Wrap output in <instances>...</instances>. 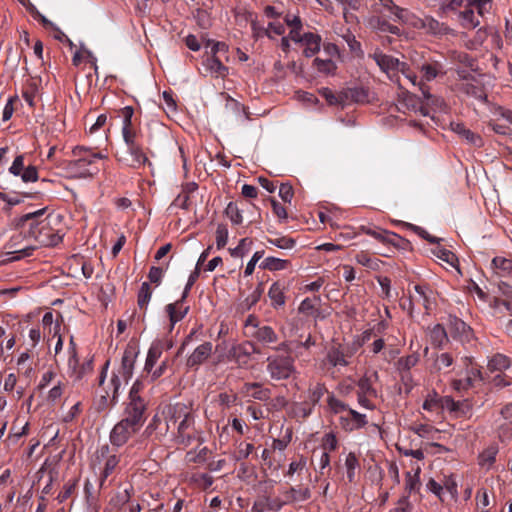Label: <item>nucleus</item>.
Returning <instances> with one entry per match:
<instances>
[{
    "label": "nucleus",
    "mask_w": 512,
    "mask_h": 512,
    "mask_svg": "<svg viewBox=\"0 0 512 512\" xmlns=\"http://www.w3.org/2000/svg\"><path fill=\"white\" fill-rule=\"evenodd\" d=\"M118 117L122 119L121 135L126 152L131 157L128 165L134 169H139L145 165L151 166L148 158L150 150L143 142L144 135L140 116L135 114L132 106H125L118 110Z\"/></svg>",
    "instance_id": "nucleus-1"
},
{
    "label": "nucleus",
    "mask_w": 512,
    "mask_h": 512,
    "mask_svg": "<svg viewBox=\"0 0 512 512\" xmlns=\"http://www.w3.org/2000/svg\"><path fill=\"white\" fill-rule=\"evenodd\" d=\"M46 208L27 213L19 218L17 227L24 238L33 240L40 246H56L61 236L51 227L50 221L44 217Z\"/></svg>",
    "instance_id": "nucleus-2"
},
{
    "label": "nucleus",
    "mask_w": 512,
    "mask_h": 512,
    "mask_svg": "<svg viewBox=\"0 0 512 512\" xmlns=\"http://www.w3.org/2000/svg\"><path fill=\"white\" fill-rule=\"evenodd\" d=\"M374 11L380 14L388 12V15L392 17L394 21L425 29L427 33L432 35H445L449 30L444 23H440L432 17H425L424 19L416 18L407 9L396 5L393 0H378V2L374 4Z\"/></svg>",
    "instance_id": "nucleus-3"
},
{
    "label": "nucleus",
    "mask_w": 512,
    "mask_h": 512,
    "mask_svg": "<svg viewBox=\"0 0 512 512\" xmlns=\"http://www.w3.org/2000/svg\"><path fill=\"white\" fill-rule=\"evenodd\" d=\"M75 157L67 163V170L75 177L86 178L91 177L99 172L97 161L104 159L106 156L101 152H96L92 148L85 146H76L72 150Z\"/></svg>",
    "instance_id": "nucleus-4"
},
{
    "label": "nucleus",
    "mask_w": 512,
    "mask_h": 512,
    "mask_svg": "<svg viewBox=\"0 0 512 512\" xmlns=\"http://www.w3.org/2000/svg\"><path fill=\"white\" fill-rule=\"evenodd\" d=\"M245 335L263 346L270 347L278 342L279 337L275 330L264 323L255 315H249L244 323Z\"/></svg>",
    "instance_id": "nucleus-5"
},
{
    "label": "nucleus",
    "mask_w": 512,
    "mask_h": 512,
    "mask_svg": "<svg viewBox=\"0 0 512 512\" xmlns=\"http://www.w3.org/2000/svg\"><path fill=\"white\" fill-rule=\"evenodd\" d=\"M294 362L289 355H272L267 358L266 370L272 380H287L296 372Z\"/></svg>",
    "instance_id": "nucleus-6"
},
{
    "label": "nucleus",
    "mask_w": 512,
    "mask_h": 512,
    "mask_svg": "<svg viewBox=\"0 0 512 512\" xmlns=\"http://www.w3.org/2000/svg\"><path fill=\"white\" fill-rule=\"evenodd\" d=\"M148 400L145 397L127 398L123 418L142 428L148 418Z\"/></svg>",
    "instance_id": "nucleus-7"
},
{
    "label": "nucleus",
    "mask_w": 512,
    "mask_h": 512,
    "mask_svg": "<svg viewBox=\"0 0 512 512\" xmlns=\"http://www.w3.org/2000/svg\"><path fill=\"white\" fill-rule=\"evenodd\" d=\"M192 411V408L188 405L177 402L175 404L167 405L162 410V417L165 421L164 429L160 430L159 435H156V438L161 441V439L166 436V434L171 430V426H175L179 424L181 420L187 417L189 413Z\"/></svg>",
    "instance_id": "nucleus-8"
},
{
    "label": "nucleus",
    "mask_w": 512,
    "mask_h": 512,
    "mask_svg": "<svg viewBox=\"0 0 512 512\" xmlns=\"http://www.w3.org/2000/svg\"><path fill=\"white\" fill-rule=\"evenodd\" d=\"M352 357L353 352L349 347L341 344H334L328 349L323 360V364L328 366V371L333 369V374L335 371L340 372L341 368L350 365Z\"/></svg>",
    "instance_id": "nucleus-9"
},
{
    "label": "nucleus",
    "mask_w": 512,
    "mask_h": 512,
    "mask_svg": "<svg viewBox=\"0 0 512 512\" xmlns=\"http://www.w3.org/2000/svg\"><path fill=\"white\" fill-rule=\"evenodd\" d=\"M28 155L26 153L18 154L8 171L16 177H20L24 183H33L39 179L37 166L27 161Z\"/></svg>",
    "instance_id": "nucleus-10"
},
{
    "label": "nucleus",
    "mask_w": 512,
    "mask_h": 512,
    "mask_svg": "<svg viewBox=\"0 0 512 512\" xmlns=\"http://www.w3.org/2000/svg\"><path fill=\"white\" fill-rule=\"evenodd\" d=\"M199 436L200 433L195 428V416L193 411H191L189 415L177 425L175 438L178 444L189 446L196 441Z\"/></svg>",
    "instance_id": "nucleus-11"
},
{
    "label": "nucleus",
    "mask_w": 512,
    "mask_h": 512,
    "mask_svg": "<svg viewBox=\"0 0 512 512\" xmlns=\"http://www.w3.org/2000/svg\"><path fill=\"white\" fill-rule=\"evenodd\" d=\"M141 428L132 424L127 419L122 418L114 425L110 432V443L112 446L121 447L125 445L132 435L137 433Z\"/></svg>",
    "instance_id": "nucleus-12"
},
{
    "label": "nucleus",
    "mask_w": 512,
    "mask_h": 512,
    "mask_svg": "<svg viewBox=\"0 0 512 512\" xmlns=\"http://www.w3.org/2000/svg\"><path fill=\"white\" fill-rule=\"evenodd\" d=\"M360 230L362 233L373 237L375 240L387 246L388 248L390 246L399 248L401 243L404 242V239L398 234L377 226L371 227L362 225Z\"/></svg>",
    "instance_id": "nucleus-13"
},
{
    "label": "nucleus",
    "mask_w": 512,
    "mask_h": 512,
    "mask_svg": "<svg viewBox=\"0 0 512 512\" xmlns=\"http://www.w3.org/2000/svg\"><path fill=\"white\" fill-rule=\"evenodd\" d=\"M417 295H410L409 297V311L411 312L416 303L422 304L426 312L432 309V303L435 301V293L433 289L427 284H417L414 286Z\"/></svg>",
    "instance_id": "nucleus-14"
},
{
    "label": "nucleus",
    "mask_w": 512,
    "mask_h": 512,
    "mask_svg": "<svg viewBox=\"0 0 512 512\" xmlns=\"http://www.w3.org/2000/svg\"><path fill=\"white\" fill-rule=\"evenodd\" d=\"M260 352V347L253 341H245L232 346L229 356L240 366H244L248 364L252 354H259Z\"/></svg>",
    "instance_id": "nucleus-15"
},
{
    "label": "nucleus",
    "mask_w": 512,
    "mask_h": 512,
    "mask_svg": "<svg viewBox=\"0 0 512 512\" xmlns=\"http://www.w3.org/2000/svg\"><path fill=\"white\" fill-rule=\"evenodd\" d=\"M99 457L104 460V467L100 475V486L103 487L105 480L112 475L120 462V455L117 453H110V447L103 445L99 450Z\"/></svg>",
    "instance_id": "nucleus-16"
},
{
    "label": "nucleus",
    "mask_w": 512,
    "mask_h": 512,
    "mask_svg": "<svg viewBox=\"0 0 512 512\" xmlns=\"http://www.w3.org/2000/svg\"><path fill=\"white\" fill-rule=\"evenodd\" d=\"M213 344L204 342L198 345L186 360V366L189 369L197 370L212 355Z\"/></svg>",
    "instance_id": "nucleus-17"
},
{
    "label": "nucleus",
    "mask_w": 512,
    "mask_h": 512,
    "mask_svg": "<svg viewBox=\"0 0 512 512\" xmlns=\"http://www.w3.org/2000/svg\"><path fill=\"white\" fill-rule=\"evenodd\" d=\"M138 355V351L133 346H128L122 356L121 365L117 370V373L121 375L123 381H128L133 376L134 364Z\"/></svg>",
    "instance_id": "nucleus-18"
},
{
    "label": "nucleus",
    "mask_w": 512,
    "mask_h": 512,
    "mask_svg": "<svg viewBox=\"0 0 512 512\" xmlns=\"http://www.w3.org/2000/svg\"><path fill=\"white\" fill-rule=\"evenodd\" d=\"M345 106L350 103L365 104L370 102V91L364 86L347 87L342 90Z\"/></svg>",
    "instance_id": "nucleus-19"
},
{
    "label": "nucleus",
    "mask_w": 512,
    "mask_h": 512,
    "mask_svg": "<svg viewBox=\"0 0 512 512\" xmlns=\"http://www.w3.org/2000/svg\"><path fill=\"white\" fill-rule=\"evenodd\" d=\"M284 505L285 502H282L278 497L272 498L268 495H261L254 501L251 512H278Z\"/></svg>",
    "instance_id": "nucleus-20"
},
{
    "label": "nucleus",
    "mask_w": 512,
    "mask_h": 512,
    "mask_svg": "<svg viewBox=\"0 0 512 512\" xmlns=\"http://www.w3.org/2000/svg\"><path fill=\"white\" fill-rule=\"evenodd\" d=\"M340 424L345 431L360 429L367 424L366 415L354 409H348L346 416H340Z\"/></svg>",
    "instance_id": "nucleus-21"
},
{
    "label": "nucleus",
    "mask_w": 512,
    "mask_h": 512,
    "mask_svg": "<svg viewBox=\"0 0 512 512\" xmlns=\"http://www.w3.org/2000/svg\"><path fill=\"white\" fill-rule=\"evenodd\" d=\"M186 299L183 296L174 303L166 305L165 310L170 320V331L174 328V325L181 321L189 312V306H184Z\"/></svg>",
    "instance_id": "nucleus-22"
},
{
    "label": "nucleus",
    "mask_w": 512,
    "mask_h": 512,
    "mask_svg": "<svg viewBox=\"0 0 512 512\" xmlns=\"http://www.w3.org/2000/svg\"><path fill=\"white\" fill-rule=\"evenodd\" d=\"M202 64L214 77L225 78L228 75V67L217 56L210 55L208 52L203 56Z\"/></svg>",
    "instance_id": "nucleus-23"
},
{
    "label": "nucleus",
    "mask_w": 512,
    "mask_h": 512,
    "mask_svg": "<svg viewBox=\"0 0 512 512\" xmlns=\"http://www.w3.org/2000/svg\"><path fill=\"white\" fill-rule=\"evenodd\" d=\"M372 58L375 60V62L381 68V70L385 72L405 68V62H401L399 59L390 55H386L382 52H375L372 55Z\"/></svg>",
    "instance_id": "nucleus-24"
},
{
    "label": "nucleus",
    "mask_w": 512,
    "mask_h": 512,
    "mask_svg": "<svg viewBox=\"0 0 512 512\" xmlns=\"http://www.w3.org/2000/svg\"><path fill=\"white\" fill-rule=\"evenodd\" d=\"M420 73L422 82L424 81H432L435 78H437L439 75H443L444 72V65L437 60H429L422 63L420 66Z\"/></svg>",
    "instance_id": "nucleus-25"
},
{
    "label": "nucleus",
    "mask_w": 512,
    "mask_h": 512,
    "mask_svg": "<svg viewBox=\"0 0 512 512\" xmlns=\"http://www.w3.org/2000/svg\"><path fill=\"white\" fill-rule=\"evenodd\" d=\"M377 379L378 373L376 371L371 374H364L357 382V393L377 397L378 392L374 388V382L377 381Z\"/></svg>",
    "instance_id": "nucleus-26"
},
{
    "label": "nucleus",
    "mask_w": 512,
    "mask_h": 512,
    "mask_svg": "<svg viewBox=\"0 0 512 512\" xmlns=\"http://www.w3.org/2000/svg\"><path fill=\"white\" fill-rule=\"evenodd\" d=\"M450 126L453 132L463 137L468 143L476 147L482 146V138L478 134L467 129L463 123L452 122Z\"/></svg>",
    "instance_id": "nucleus-27"
},
{
    "label": "nucleus",
    "mask_w": 512,
    "mask_h": 512,
    "mask_svg": "<svg viewBox=\"0 0 512 512\" xmlns=\"http://www.w3.org/2000/svg\"><path fill=\"white\" fill-rule=\"evenodd\" d=\"M122 380L121 375L113 373L110 380L111 392L106 391V394L101 396V402L103 405H107L108 399L110 400L111 405H115L118 402L119 389L122 385Z\"/></svg>",
    "instance_id": "nucleus-28"
},
{
    "label": "nucleus",
    "mask_w": 512,
    "mask_h": 512,
    "mask_svg": "<svg viewBox=\"0 0 512 512\" xmlns=\"http://www.w3.org/2000/svg\"><path fill=\"white\" fill-rule=\"evenodd\" d=\"M454 363V357L449 352L436 353L431 366L432 373H446V369L450 368Z\"/></svg>",
    "instance_id": "nucleus-29"
},
{
    "label": "nucleus",
    "mask_w": 512,
    "mask_h": 512,
    "mask_svg": "<svg viewBox=\"0 0 512 512\" xmlns=\"http://www.w3.org/2000/svg\"><path fill=\"white\" fill-rule=\"evenodd\" d=\"M243 391L250 397L260 400L267 401L270 399L271 390L269 388H263L260 383H245Z\"/></svg>",
    "instance_id": "nucleus-30"
},
{
    "label": "nucleus",
    "mask_w": 512,
    "mask_h": 512,
    "mask_svg": "<svg viewBox=\"0 0 512 512\" xmlns=\"http://www.w3.org/2000/svg\"><path fill=\"white\" fill-rule=\"evenodd\" d=\"M321 37L318 34L308 32L304 33L302 44L305 46L304 55L306 57H312L320 51Z\"/></svg>",
    "instance_id": "nucleus-31"
},
{
    "label": "nucleus",
    "mask_w": 512,
    "mask_h": 512,
    "mask_svg": "<svg viewBox=\"0 0 512 512\" xmlns=\"http://www.w3.org/2000/svg\"><path fill=\"white\" fill-rule=\"evenodd\" d=\"M369 26L377 32L391 33L393 35H400L401 30L399 27L390 24L388 21L382 19L380 16H373L369 19Z\"/></svg>",
    "instance_id": "nucleus-32"
},
{
    "label": "nucleus",
    "mask_w": 512,
    "mask_h": 512,
    "mask_svg": "<svg viewBox=\"0 0 512 512\" xmlns=\"http://www.w3.org/2000/svg\"><path fill=\"white\" fill-rule=\"evenodd\" d=\"M499 452V447L496 443L490 444L478 456V463L487 469L491 468L496 461V456Z\"/></svg>",
    "instance_id": "nucleus-33"
},
{
    "label": "nucleus",
    "mask_w": 512,
    "mask_h": 512,
    "mask_svg": "<svg viewBox=\"0 0 512 512\" xmlns=\"http://www.w3.org/2000/svg\"><path fill=\"white\" fill-rule=\"evenodd\" d=\"M313 409L314 407L307 400L302 402H295L291 406V415L297 420H304L312 414Z\"/></svg>",
    "instance_id": "nucleus-34"
},
{
    "label": "nucleus",
    "mask_w": 512,
    "mask_h": 512,
    "mask_svg": "<svg viewBox=\"0 0 512 512\" xmlns=\"http://www.w3.org/2000/svg\"><path fill=\"white\" fill-rule=\"evenodd\" d=\"M290 261L286 259H280L277 257H266L260 264L261 269L269 271L285 270L290 267Z\"/></svg>",
    "instance_id": "nucleus-35"
},
{
    "label": "nucleus",
    "mask_w": 512,
    "mask_h": 512,
    "mask_svg": "<svg viewBox=\"0 0 512 512\" xmlns=\"http://www.w3.org/2000/svg\"><path fill=\"white\" fill-rule=\"evenodd\" d=\"M431 344L436 348H442L448 343V336L445 328L441 324H436L430 330Z\"/></svg>",
    "instance_id": "nucleus-36"
},
{
    "label": "nucleus",
    "mask_w": 512,
    "mask_h": 512,
    "mask_svg": "<svg viewBox=\"0 0 512 512\" xmlns=\"http://www.w3.org/2000/svg\"><path fill=\"white\" fill-rule=\"evenodd\" d=\"M419 90L421 91L425 105L433 109H441L443 107L444 100L441 97L432 95L425 83L419 84Z\"/></svg>",
    "instance_id": "nucleus-37"
},
{
    "label": "nucleus",
    "mask_w": 512,
    "mask_h": 512,
    "mask_svg": "<svg viewBox=\"0 0 512 512\" xmlns=\"http://www.w3.org/2000/svg\"><path fill=\"white\" fill-rule=\"evenodd\" d=\"M162 353L163 352L161 351V346H159V344L152 343L147 353L143 373H151L152 369L154 368L158 359L161 357Z\"/></svg>",
    "instance_id": "nucleus-38"
},
{
    "label": "nucleus",
    "mask_w": 512,
    "mask_h": 512,
    "mask_svg": "<svg viewBox=\"0 0 512 512\" xmlns=\"http://www.w3.org/2000/svg\"><path fill=\"white\" fill-rule=\"evenodd\" d=\"M283 289V286L279 282H274L269 288L268 296L274 308L281 307L285 304Z\"/></svg>",
    "instance_id": "nucleus-39"
},
{
    "label": "nucleus",
    "mask_w": 512,
    "mask_h": 512,
    "mask_svg": "<svg viewBox=\"0 0 512 512\" xmlns=\"http://www.w3.org/2000/svg\"><path fill=\"white\" fill-rule=\"evenodd\" d=\"M67 387V380L64 376H59V378L56 380L55 384H53V387L48 391L47 394V401L55 403L58 401L62 395L64 394V391Z\"/></svg>",
    "instance_id": "nucleus-40"
},
{
    "label": "nucleus",
    "mask_w": 512,
    "mask_h": 512,
    "mask_svg": "<svg viewBox=\"0 0 512 512\" xmlns=\"http://www.w3.org/2000/svg\"><path fill=\"white\" fill-rule=\"evenodd\" d=\"M460 90L466 95L471 96L475 99L484 101L486 100V94L483 87L478 83L466 82L460 87Z\"/></svg>",
    "instance_id": "nucleus-41"
},
{
    "label": "nucleus",
    "mask_w": 512,
    "mask_h": 512,
    "mask_svg": "<svg viewBox=\"0 0 512 512\" xmlns=\"http://www.w3.org/2000/svg\"><path fill=\"white\" fill-rule=\"evenodd\" d=\"M152 297V289L149 285V283L144 282L142 283L140 290L138 292L137 297V304L140 310H142L144 313L147 310L148 304Z\"/></svg>",
    "instance_id": "nucleus-42"
},
{
    "label": "nucleus",
    "mask_w": 512,
    "mask_h": 512,
    "mask_svg": "<svg viewBox=\"0 0 512 512\" xmlns=\"http://www.w3.org/2000/svg\"><path fill=\"white\" fill-rule=\"evenodd\" d=\"M359 468V461L355 453L350 452L345 459L346 477L349 483L355 482L356 469Z\"/></svg>",
    "instance_id": "nucleus-43"
},
{
    "label": "nucleus",
    "mask_w": 512,
    "mask_h": 512,
    "mask_svg": "<svg viewBox=\"0 0 512 512\" xmlns=\"http://www.w3.org/2000/svg\"><path fill=\"white\" fill-rule=\"evenodd\" d=\"M254 451L255 446L252 443L242 441L237 445L234 458L236 461H241L248 459L250 456L257 457Z\"/></svg>",
    "instance_id": "nucleus-44"
},
{
    "label": "nucleus",
    "mask_w": 512,
    "mask_h": 512,
    "mask_svg": "<svg viewBox=\"0 0 512 512\" xmlns=\"http://www.w3.org/2000/svg\"><path fill=\"white\" fill-rule=\"evenodd\" d=\"M313 66L317 69L319 73L325 75H334L337 69V65L331 59H321L315 58L313 61Z\"/></svg>",
    "instance_id": "nucleus-45"
},
{
    "label": "nucleus",
    "mask_w": 512,
    "mask_h": 512,
    "mask_svg": "<svg viewBox=\"0 0 512 512\" xmlns=\"http://www.w3.org/2000/svg\"><path fill=\"white\" fill-rule=\"evenodd\" d=\"M327 387L324 383H316L313 387L309 388L307 401L312 404L313 407L320 401V399L327 394Z\"/></svg>",
    "instance_id": "nucleus-46"
},
{
    "label": "nucleus",
    "mask_w": 512,
    "mask_h": 512,
    "mask_svg": "<svg viewBox=\"0 0 512 512\" xmlns=\"http://www.w3.org/2000/svg\"><path fill=\"white\" fill-rule=\"evenodd\" d=\"M132 494L133 487L129 486L128 488L117 492L116 495L111 498V504L118 509H122L124 505L130 502Z\"/></svg>",
    "instance_id": "nucleus-47"
},
{
    "label": "nucleus",
    "mask_w": 512,
    "mask_h": 512,
    "mask_svg": "<svg viewBox=\"0 0 512 512\" xmlns=\"http://www.w3.org/2000/svg\"><path fill=\"white\" fill-rule=\"evenodd\" d=\"M510 366V359L503 354L494 355L488 362L490 371H503Z\"/></svg>",
    "instance_id": "nucleus-48"
},
{
    "label": "nucleus",
    "mask_w": 512,
    "mask_h": 512,
    "mask_svg": "<svg viewBox=\"0 0 512 512\" xmlns=\"http://www.w3.org/2000/svg\"><path fill=\"white\" fill-rule=\"evenodd\" d=\"M225 214L235 225H239L243 221L242 210L239 208L237 202H229L225 208Z\"/></svg>",
    "instance_id": "nucleus-49"
},
{
    "label": "nucleus",
    "mask_w": 512,
    "mask_h": 512,
    "mask_svg": "<svg viewBox=\"0 0 512 512\" xmlns=\"http://www.w3.org/2000/svg\"><path fill=\"white\" fill-rule=\"evenodd\" d=\"M191 482L202 490H208L212 486L214 479L207 473H194L191 476Z\"/></svg>",
    "instance_id": "nucleus-50"
},
{
    "label": "nucleus",
    "mask_w": 512,
    "mask_h": 512,
    "mask_svg": "<svg viewBox=\"0 0 512 512\" xmlns=\"http://www.w3.org/2000/svg\"><path fill=\"white\" fill-rule=\"evenodd\" d=\"M319 93L328 102L329 105L345 106V100L342 98V91H340L338 94H335L329 88H322Z\"/></svg>",
    "instance_id": "nucleus-51"
},
{
    "label": "nucleus",
    "mask_w": 512,
    "mask_h": 512,
    "mask_svg": "<svg viewBox=\"0 0 512 512\" xmlns=\"http://www.w3.org/2000/svg\"><path fill=\"white\" fill-rule=\"evenodd\" d=\"M161 420H162V418L158 414H155L153 416V418L151 419V421L149 422V424L147 425V427L145 428L144 433H143L144 436H146L147 438L153 437V440L159 441L156 438V435H157V433L158 434L160 433L161 429H163L162 427H160Z\"/></svg>",
    "instance_id": "nucleus-52"
},
{
    "label": "nucleus",
    "mask_w": 512,
    "mask_h": 512,
    "mask_svg": "<svg viewBox=\"0 0 512 512\" xmlns=\"http://www.w3.org/2000/svg\"><path fill=\"white\" fill-rule=\"evenodd\" d=\"M459 16L464 28L473 29L479 25V20L472 9H465Z\"/></svg>",
    "instance_id": "nucleus-53"
},
{
    "label": "nucleus",
    "mask_w": 512,
    "mask_h": 512,
    "mask_svg": "<svg viewBox=\"0 0 512 512\" xmlns=\"http://www.w3.org/2000/svg\"><path fill=\"white\" fill-rule=\"evenodd\" d=\"M327 405L330 411L334 414H339L344 411L348 412V409H350L346 403L337 399L333 393H328Z\"/></svg>",
    "instance_id": "nucleus-54"
},
{
    "label": "nucleus",
    "mask_w": 512,
    "mask_h": 512,
    "mask_svg": "<svg viewBox=\"0 0 512 512\" xmlns=\"http://www.w3.org/2000/svg\"><path fill=\"white\" fill-rule=\"evenodd\" d=\"M413 470L415 471L414 474L411 472H407L406 474L405 488L409 493L415 491L420 486L419 474L421 472V468L417 466Z\"/></svg>",
    "instance_id": "nucleus-55"
},
{
    "label": "nucleus",
    "mask_w": 512,
    "mask_h": 512,
    "mask_svg": "<svg viewBox=\"0 0 512 512\" xmlns=\"http://www.w3.org/2000/svg\"><path fill=\"white\" fill-rule=\"evenodd\" d=\"M210 450L207 447L201 448L199 451H189L186 454V459L189 463L201 464L204 463L207 458Z\"/></svg>",
    "instance_id": "nucleus-56"
},
{
    "label": "nucleus",
    "mask_w": 512,
    "mask_h": 512,
    "mask_svg": "<svg viewBox=\"0 0 512 512\" xmlns=\"http://www.w3.org/2000/svg\"><path fill=\"white\" fill-rule=\"evenodd\" d=\"M58 378H59V376L57 375L56 371L53 370L52 368H49L47 371H45L42 374L41 379L37 386L38 390H44L49 385L55 384V382Z\"/></svg>",
    "instance_id": "nucleus-57"
},
{
    "label": "nucleus",
    "mask_w": 512,
    "mask_h": 512,
    "mask_svg": "<svg viewBox=\"0 0 512 512\" xmlns=\"http://www.w3.org/2000/svg\"><path fill=\"white\" fill-rule=\"evenodd\" d=\"M449 323H450V331L455 336H462V335L466 334L469 330V327L467 326V324L463 320H461L457 317L450 318Z\"/></svg>",
    "instance_id": "nucleus-58"
},
{
    "label": "nucleus",
    "mask_w": 512,
    "mask_h": 512,
    "mask_svg": "<svg viewBox=\"0 0 512 512\" xmlns=\"http://www.w3.org/2000/svg\"><path fill=\"white\" fill-rule=\"evenodd\" d=\"M267 241L280 249H292L296 245V240L288 236L269 238Z\"/></svg>",
    "instance_id": "nucleus-59"
},
{
    "label": "nucleus",
    "mask_w": 512,
    "mask_h": 512,
    "mask_svg": "<svg viewBox=\"0 0 512 512\" xmlns=\"http://www.w3.org/2000/svg\"><path fill=\"white\" fill-rule=\"evenodd\" d=\"M38 92H39L38 85L34 82L28 84L27 87L24 89L22 96L30 107L35 106V98H36Z\"/></svg>",
    "instance_id": "nucleus-60"
},
{
    "label": "nucleus",
    "mask_w": 512,
    "mask_h": 512,
    "mask_svg": "<svg viewBox=\"0 0 512 512\" xmlns=\"http://www.w3.org/2000/svg\"><path fill=\"white\" fill-rule=\"evenodd\" d=\"M420 357L417 353H412L406 357H402L398 361V366L400 370L409 371L411 368L417 365Z\"/></svg>",
    "instance_id": "nucleus-61"
},
{
    "label": "nucleus",
    "mask_w": 512,
    "mask_h": 512,
    "mask_svg": "<svg viewBox=\"0 0 512 512\" xmlns=\"http://www.w3.org/2000/svg\"><path fill=\"white\" fill-rule=\"evenodd\" d=\"M252 244V240L249 238H243L240 240L239 244L230 249V254L232 257H243L250 250V245Z\"/></svg>",
    "instance_id": "nucleus-62"
},
{
    "label": "nucleus",
    "mask_w": 512,
    "mask_h": 512,
    "mask_svg": "<svg viewBox=\"0 0 512 512\" xmlns=\"http://www.w3.org/2000/svg\"><path fill=\"white\" fill-rule=\"evenodd\" d=\"M296 502H304L311 498V490L308 486H291Z\"/></svg>",
    "instance_id": "nucleus-63"
},
{
    "label": "nucleus",
    "mask_w": 512,
    "mask_h": 512,
    "mask_svg": "<svg viewBox=\"0 0 512 512\" xmlns=\"http://www.w3.org/2000/svg\"><path fill=\"white\" fill-rule=\"evenodd\" d=\"M492 265L494 268L499 269L505 273H512V260L503 258V257H495L492 260Z\"/></svg>",
    "instance_id": "nucleus-64"
}]
</instances>
